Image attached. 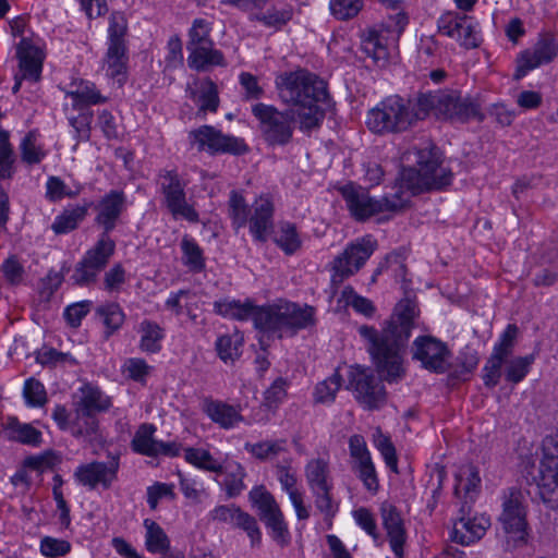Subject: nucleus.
<instances>
[{"mask_svg":"<svg viewBox=\"0 0 558 558\" xmlns=\"http://www.w3.org/2000/svg\"><path fill=\"white\" fill-rule=\"evenodd\" d=\"M304 475L311 492L332 486L328 458L311 459L304 468Z\"/></svg>","mask_w":558,"mask_h":558,"instance_id":"72a5a7b5","label":"nucleus"},{"mask_svg":"<svg viewBox=\"0 0 558 558\" xmlns=\"http://www.w3.org/2000/svg\"><path fill=\"white\" fill-rule=\"evenodd\" d=\"M342 376L338 369L325 380L318 383L314 391V400L318 403H331L342 386Z\"/></svg>","mask_w":558,"mask_h":558,"instance_id":"603ef678","label":"nucleus"},{"mask_svg":"<svg viewBox=\"0 0 558 558\" xmlns=\"http://www.w3.org/2000/svg\"><path fill=\"white\" fill-rule=\"evenodd\" d=\"M71 549L68 541L58 539L53 537H44L40 543V550L43 555L50 558H58L66 555Z\"/></svg>","mask_w":558,"mask_h":558,"instance_id":"774afa93","label":"nucleus"},{"mask_svg":"<svg viewBox=\"0 0 558 558\" xmlns=\"http://www.w3.org/2000/svg\"><path fill=\"white\" fill-rule=\"evenodd\" d=\"M155 432V425L142 424L132 439V449L143 456L156 457L158 440L154 438Z\"/></svg>","mask_w":558,"mask_h":558,"instance_id":"a18cd8bd","label":"nucleus"},{"mask_svg":"<svg viewBox=\"0 0 558 558\" xmlns=\"http://www.w3.org/2000/svg\"><path fill=\"white\" fill-rule=\"evenodd\" d=\"M250 501L258 510L260 520L269 530L272 539L281 547L290 543L291 535L284 515L275 497L265 486H256L248 494Z\"/></svg>","mask_w":558,"mask_h":558,"instance_id":"9b49d317","label":"nucleus"},{"mask_svg":"<svg viewBox=\"0 0 558 558\" xmlns=\"http://www.w3.org/2000/svg\"><path fill=\"white\" fill-rule=\"evenodd\" d=\"M404 162H413L416 167L403 168L391 193L378 199L381 213H398L405 208L411 196L425 191L440 190L452 181V172L440 161L434 148H413L403 154Z\"/></svg>","mask_w":558,"mask_h":558,"instance_id":"f257e3e1","label":"nucleus"},{"mask_svg":"<svg viewBox=\"0 0 558 558\" xmlns=\"http://www.w3.org/2000/svg\"><path fill=\"white\" fill-rule=\"evenodd\" d=\"M339 192L350 215L356 221H365L381 213L378 199L372 197L361 185L350 182L339 187Z\"/></svg>","mask_w":558,"mask_h":558,"instance_id":"412c9836","label":"nucleus"},{"mask_svg":"<svg viewBox=\"0 0 558 558\" xmlns=\"http://www.w3.org/2000/svg\"><path fill=\"white\" fill-rule=\"evenodd\" d=\"M535 481L543 498L546 494L554 495L558 487V460L542 458Z\"/></svg>","mask_w":558,"mask_h":558,"instance_id":"79ce46f5","label":"nucleus"},{"mask_svg":"<svg viewBox=\"0 0 558 558\" xmlns=\"http://www.w3.org/2000/svg\"><path fill=\"white\" fill-rule=\"evenodd\" d=\"M242 512L243 510L235 505H220L215 507L209 512V517L214 521L227 523L234 526L236 525Z\"/></svg>","mask_w":558,"mask_h":558,"instance_id":"69168bd1","label":"nucleus"},{"mask_svg":"<svg viewBox=\"0 0 558 558\" xmlns=\"http://www.w3.org/2000/svg\"><path fill=\"white\" fill-rule=\"evenodd\" d=\"M349 308L360 314H369L375 311L371 300L357 294L352 287L347 286L337 299L336 312H347Z\"/></svg>","mask_w":558,"mask_h":558,"instance_id":"4c0bfd02","label":"nucleus"},{"mask_svg":"<svg viewBox=\"0 0 558 558\" xmlns=\"http://www.w3.org/2000/svg\"><path fill=\"white\" fill-rule=\"evenodd\" d=\"M481 484L478 471L473 465H465L456 476L454 494L462 498L461 513H470Z\"/></svg>","mask_w":558,"mask_h":558,"instance_id":"cd10ccee","label":"nucleus"},{"mask_svg":"<svg viewBox=\"0 0 558 558\" xmlns=\"http://www.w3.org/2000/svg\"><path fill=\"white\" fill-rule=\"evenodd\" d=\"M116 243L106 234H100L93 247L76 264L71 279L75 284L89 286L97 280L98 275L105 269L109 259L114 254Z\"/></svg>","mask_w":558,"mask_h":558,"instance_id":"ddd939ff","label":"nucleus"},{"mask_svg":"<svg viewBox=\"0 0 558 558\" xmlns=\"http://www.w3.org/2000/svg\"><path fill=\"white\" fill-rule=\"evenodd\" d=\"M413 326V316H391L380 332L368 326L359 328L377 373L387 383H398L405 375L404 355Z\"/></svg>","mask_w":558,"mask_h":558,"instance_id":"f03ea898","label":"nucleus"},{"mask_svg":"<svg viewBox=\"0 0 558 558\" xmlns=\"http://www.w3.org/2000/svg\"><path fill=\"white\" fill-rule=\"evenodd\" d=\"M269 1L270 0H223L222 2L246 12L250 22L259 23L264 27L274 31H281L292 21L294 7L291 3L277 2L264 9V5Z\"/></svg>","mask_w":558,"mask_h":558,"instance_id":"f8f14e48","label":"nucleus"},{"mask_svg":"<svg viewBox=\"0 0 558 558\" xmlns=\"http://www.w3.org/2000/svg\"><path fill=\"white\" fill-rule=\"evenodd\" d=\"M186 92L198 106V113L217 111L219 107L218 89L210 78L195 80L192 84H189Z\"/></svg>","mask_w":558,"mask_h":558,"instance_id":"7c9ffc66","label":"nucleus"},{"mask_svg":"<svg viewBox=\"0 0 558 558\" xmlns=\"http://www.w3.org/2000/svg\"><path fill=\"white\" fill-rule=\"evenodd\" d=\"M350 387L357 402L367 410H375L386 402L387 392L381 380L373 372L361 366L350 371Z\"/></svg>","mask_w":558,"mask_h":558,"instance_id":"a211bd4d","label":"nucleus"},{"mask_svg":"<svg viewBox=\"0 0 558 558\" xmlns=\"http://www.w3.org/2000/svg\"><path fill=\"white\" fill-rule=\"evenodd\" d=\"M412 357L423 368L436 374H444L451 366V351L447 343L433 336H420L413 341Z\"/></svg>","mask_w":558,"mask_h":558,"instance_id":"6ab92c4d","label":"nucleus"},{"mask_svg":"<svg viewBox=\"0 0 558 558\" xmlns=\"http://www.w3.org/2000/svg\"><path fill=\"white\" fill-rule=\"evenodd\" d=\"M423 120L421 107L399 96H389L367 112L366 125L376 134L401 133Z\"/></svg>","mask_w":558,"mask_h":558,"instance_id":"0eeeda50","label":"nucleus"},{"mask_svg":"<svg viewBox=\"0 0 558 558\" xmlns=\"http://www.w3.org/2000/svg\"><path fill=\"white\" fill-rule=\"evenodd\" d=\"M557 54L558 44H556L554 39L544 38L539 40L532 51H525L521 56L515 77L520 78L525 75L527 71L550 62Z\"/></svg>","mask_w":558,"mask_h":558,"instance_id":"c85d7f7f","label":"nucleus"},{"mask_svg":"<svg viewBox=\"0 0 558 558\" xmlns=\"http://www.w3.org/2000/svg\"><path fill=\"white\" fill-rule=\"evenodd\" d=\"M189 51L187 63L191 69L206 71L213 66L225 65L222 52L214 47V43L186 48Z\"/></svg>","mask_w":558,"mask_h":558,"instance_id":"473e14b6","label":"nucleus"},{"mask_svg":"<svg viewBox=\"0 0 558 558\" xmlns=\"http://www.w3.org/2000/svg\"><path fill=\"white\" fill-rule=\"evenodd\" d=\"M140 349L147 353H157L161 350V341L165 337L163 329L150 320H144L140 327Z\"/></svg>","mask_w":558,"mask_h":558,"instance_id":"8fccbe9b","label":"nucleus"},{"mask_svg":"<svg viewBox=\"0 0 558 558\" xmlns=\"http://www.w3.org/2000/svg\"><path fill=\"white\" fill-rule=\"evenodd\" d=\"M379 510L381 524L390 548L397 558H403L408 535L401 512L389 501H384Z\"/></svg>","mask_w":558,"mask_h":558,"instance_id":"5701e85b","label":"nucleus"},{"mask_svg":"<svg viewBox=\"0 0 558 558\" xmlns=\"http://www.w3.org/2000/svg\"><path fill=\"white\" fill-rule=\"evenodd\" d=\"M466 514H469L466 512ZM490 525V520L486 515H476L473 518L462 517L453 524L451 538L458 544L470 545L482 538Z\"/></svg>","mask_w":558,"mask_h":558,"instance_id":"a878e982","label":"nucleus"},{"mask_svg":"<svg viewBox=\"0 0 558 558\" xmlns=\"http://www.w3.org/2000/svg\"><path fill=\"white\" fill-rule=\"evenodd\" d=\"M189 140L199 151L209 154H233L241 155L247 151L243 140L232 135L223 134L211 125H202L189 133Z\"/></svg>","mask_w":558,"mask_h":558,"instance_id":"dca6fc26","label":"nucleus"},{"mask_svg":"<svg viewBox=\"0 0 558 558\" xmlns=\"http://www.w3.org/2000/svg\"><path fill=\"white\" fill-rule=\"evenodd\" d=\"M128 61L126 45L113 44L112 46H108L104 59V70L106 75L114 80L120 86L126 80Z\"/></svg>","mask_w":558,"mask_h":558,"instance_id":"2f4dec72","label":"nucleus"},{"mask_svg":"<svg viewBox=\"0 0 558 558\" xmlns=\"http://www.w3.org/2000/svg\"><path fill=\"white\" fill-rule=\"evenodd\" d=\"M211 24L205 19H195L189 31V41L186 48L208 45L213 43L210 39Z\"/></svg>","mask_w":558,"mask_h":558,"instance_id":"bf43d9fd","label":"nucleus"},{"mask_svg":"<svg viewBox=\"0 0 558 558\" xmlns=\"http://www.w3.org/2000/svg\"><path fill=\"white\" fill-rule=\"evenodd\" d=\"M331 489L332 486L312 492L315 507L324 514L326 520L333 518L338 511V505L332 499Z\"/></svg>","mask_w":558,"mask_h":558,"instance_id":"0e129e2a","label":"nucleus"},{"mask_svg":"<svg viewBox=\"0 0 558 558\" xmlns=\"http://www.w3.org/2000/svg\"><path fill=\"white\" fill-rule=\"evenodd\" d=\"M233 527L243 530L251 541L253 547L259 546L262 542V532L256 519L250 513L243 511L236 525Z\"/></svg>","mask_w":558,"mask_h":558,"instance_id":"338daca9","label":"nucleus"},{"mask_svg":"<svg viewBox=\"0 0 558 558\" xmlns=\"http://www.w3.org/2000/svg\"><path fill=\"white\" fill-rule=\"evenodd\" d=\"M184 459L187 463L206 472L221 474L223 471V464L204 448H185Z\"/></svg>","mask_w":558,"mask_h":558,"instance_id":"a19ab883","label":"nucleus"},{"mask_svg":"<svg viewBox=\"0 0 558 558\" xmlns=\"http://www.w3.org/2000/svg\"><path fill=\"white\" fill-rule=\"evenodd\" d=\"M423 119L430 112L437 118L464 122L473 118L482 119L480 106L470 97H463L457 90H435L421 93L416 97Z\"/></svg>","mask_w":558,"mask_h":558,"instance_id":"6e6552de","label":"nucleus"},{"mask_svg":"<svg viewBox=\"0 0 558 558\" xmlns=\"http://www.w3.org/2000/svg\"><path fill=\"white\" fill-rule=\"evenodd\" d=\"M363 8V0H331V14L340 21L355 17Z\"/></svg>","mask_w":558,"mask_h":558,"instance_id":"052dcab7","label":"nucleus"},{"mask_svg":"<svg viewBox=\"0 0 558 558\" xmlns=\"http://www.w3.org/2000/svg\"><path fill=\"white\" fill-rule=\"evenodd\" d=\"M243 341V335L238 331L218 337L215 347L220 360L226 364L234 363L241 355Z\"/></svg>","mask_w":558,"mask_h":558,"instance_id":"37998d69","label":"nucleus"},{"mask_svg":"<svg viewBox=\"0 0 558 558\" xmlns=\"http://www.w3.org/2000/svg\"><path fill=\"white\" fill-rule=\"evenodd\" d=\"M221 474H225L222 487L229 498H234L244 490V477L246 476V472L240 463H229L223 466Z\"/></svg>","mask_w":558,"mask_h":558,"instance_id":"c03bdc74","label":"nucleus"},{"mask_svg":"<svg viewBox=\"0 0 558 558\" xmlns=\"http://www.w3.org/2000/svg\"><path fill=\"white\" fill-rule=\"evenodd\" d=\"M16 56L19 58V73L15 74L13 94H16L23 80L37 82L40 78L44 54L41 49L23 39L17 46Z\"/></svg>","mask_w":558,"mask_h":558,"instance_id":"b1692460","label":"nucleus"},{"mask_svg":"<svg viewBox=\"0 0 558 558\" xmlns=\"http://www.w3.org/2000/svg\"><path fill=\"white\" fill-rule=\"evenodd\" d=\"M126 208V197L122 191L111 190L105 194L96 206L95 222L104 229L101 234L109 233L117 227L120 216Z\"/></svg>","mask_w":558,"mask_h":558,"instance_id":"393cba45","label":"nucleus"},{"mask_svg":"<svg viewBox=\"0 0 558 558\" xmlns=\"http://www.w3.org/2000/svg\"><path fill=\"white\" fill-rule=\"evenodd\" d=\"M252 113L258 120L260 134L269 146H284L291 142L296 118L292 111H279L274 106L258 102L252 107Z\"/></svg>","mask_w":558,"mask_h":558,"instance_id":"9d476101","label":"nucleus"},{"mask_svg":"<svg viewBox=\"0 0 558 558\" xmlns=\"http://www.w3.org/2000/svg\"><path fill=\"white\" fill-rule=\"evenodd\" d=\"M349 451L352 459V470L373 463L371 452L362 435H352L349 438Z\"/></svg>","mask_w":558,"mask_h":558,"instance_id":"6e6d98bb","label":"nucleus"},{"mask_svg":"<svg viewBox=\"0 0 558 558\" xmlns=\"http://www.w3.org/2000/svg\"><path fill=\"white\" fill-rule=\"evenodd\" d=\"M289 381L283 377L276 378L264 392V404L268 409L278 408L287 398Z\"/></svg>","mask_w":558,"mask_h":558,"instance_id":"13d9d810","label":"nucleus"},{"mask_svg":"<svg viewBox=\"0 0 558 558\" xmlns=\"http://www.w3.org/2000/svg\"><path fill=\"white\" fill-rule=\"evenodd\" d=\"M145 546L151 554L165 553L170 548V539L163 529L150 519L144 520Z\"/></svg>","mask_w":558,"mask_h":558,"instance_id":"09e8293b","label":"nucleus"},{"mask_svg":"<svg viewBox=\"0 0 558 558\" xmlns=\"http://www.w3.org/2000/svg\"><path fill=\"white\" fill-rule=\"evenodd\" d=\"M377 247L372 235L359 238L344 247L330 263V281L338 288L344 280L354 276L368 260Z\"/></svg>","mask_w":558,"mask_h":558,"instance_id":"1a4fd4ad","label":"nucleus"},{"mask_svg":"<svg viewBox=\"0 0 558 558\" xmlns=\"http://www.w3.org/2000/svg\"><path fill=\"white\" fill-rule=\"evenodd\" d=\"M218 314H304L296 303L286 300H278L265 306H255L251 300L240 302L235 300H223L215 303Z\"/></svg>","mask_w":558,"mask_h":558,"instance_id":"4be33fe9","label":"nucleus"},{"mask_svg":"<svg viewBox=\"0 0 558 558\" xmlns=\"http://www.w3.org/2000/svg\"><path fill=\"white\" fill-rule=\"evenodd\" d=\"M229 216L235 230L248 227L254 241L265 243L274 228V204L269 196L260 195L248 206L243 195L231 191Z\"/></svg>","mask_w":558,"mask_h":558,"instance_id":"39448f33","label":"nucleus"},{"mask_svg":"<svg viewBox=\"0 0 558 558\" xmlns=\"http://www.w3.org/2000/svg\"><path fill=\"white\" fill-rule=\"evenodd\" d=\"M499 522L507 535L508 543L513 542V546L526 543L529 536L526 508L520 490L510 489L504 496Z\"/></svg>","mask_w":558,"mask_h":558,"instance_id":"2eb2a0df","label":"nucleus"},{"mask_svg":"<svg viewBox=\"0 0 558 558\" xmlns=\"http://www.w3.org/2000/svg\"><path fill=\"white\" fill-rule=\"evenodd\" d=\"M90 206L92 202H84L82 205L65 208L54 218L51 225L52 231L56 234H65L75 230L86 218Z\"/></svg>","mask_w":558,"mask_h":558,"instance_id":"f704fd0d","label":"nucleus"},{"mask_svg":"<svg viewBox=\"0 0 558 558\" xmlns=\"http://www.w3.org/2000/svg\"><path fill=\"white\" fill-rule=\"evenodd\" d=\"M275 83L281 101L292 107L300 130L310 132L317 129L325 118L319 106L327 98L325 82L316 74L299 69L278 74Z\"/></svg>","mask_w":558,"mask_h":558,"instance_id":"7ed1b4c3","label":"nucleus"},{"mask_svg":"<svg viewBox=\"0 0 558 558\" xmlns=\"http://www.w3.org/2000/svg\"><path fill=\"white\" fill-rule=\"evenodd\" d=\"M159 185L163 196V204L174 219H184L196 223L199 220L198 213L187 203L186 183L173 170H163L159 173Z\"/></svg>","mask_w":558,"mask_h":558,"instance_id":"4468645a","label":"nucleus"},{"mask_svg":"<svg viewBox=\"0 0 558 558\" xmlns=\"http://www.w3.org/2000/svg\"><path fill=\"white\" fill-rule=\"evenodd\" d=\"M517 335L518 327L509 325L495 343L493 352L482 369V378L487 388H494L499 384L504 366L506 367V380L509 383L518 384L527 375L530 366L534 362L533 354L510 359Z\"/></svg>","mask_w":558,"mask_h":558,"instance_id":"20e7f679","label":"nucleus"},{"mask_svg":"<svg viewBox=\"0 0 558 558\" xmlns=\"http://www.w3.org/2000/svg\"><path fill=\"white\" fill-rule=\"evenodd\" d=\"M202 410L214 423L223 429H231L243 421L239 409L221 400L206 398L202 403Z\"/></svg>","mask_w":558,"mask_h":558,"instance_id":"c756f323","label":"nucleus"},{"mask_svg":"<svg viewBox=\"0 0 558 558\" xmlns=\"http://www.w3.org/2000/svg\"><path fill=\"white\" fill-rule=\"evenodd\" d=\"M274 242L286 255H293L302 247V238L298 228L289 221L279 223Z\"/></svg>","mask_w":558,"mask_h":558,"instance_id":"e433bc0d","label":"nucleus"},{"mask_svg":"<svg viewBox=\"0 0 558 558\" xmlns=\"http://www.w3.org/2000/svg\"><path fill=\"white\" fill-rule=\"evenodd\" d=\"M315 323L314 316H254V326L263 348L275 337L293 336L299 329Z\"/></svg>","mask_w":558,"mask_h":558,"instance_id":"aec40b11","label":"nucleus"},{"mask_svg":"<svg viewBox=\"0 0 558 558\" xmlns=\"http://www.w3.org/2000/svg\"><path fill=\"white\" fill-rule=\"evenodd\" d=\"M23 396L29 407H43L47 402V393L44 385L35 379L28 378L23 388Z\"/></svg>","mask_w":558,"mask_h":558,"instance_id":"e2e57ef3","label":"nucleus"},{"mask_svg":"<svg viewBox=\"0 0 558 558\" xmlns=\"http://www.w3.org/2000/svg\"><path fill=\"white\" fill-rule=\"evenodd\" d=\"M276 476L281 488L289 496V499L295 510L298 520H307L310 511L304 505L303 492L298 487V476L291 466L276 465Z\"/></svg>","mask_w":558,"mask_h":558,"instance_id":"bb28decb","label":"nucleus"},{"mask_svg":"<svg viewBox=\"0 0 558 558\" xmlns=\"http://www.w3.org/2000/svg\"><path fill=\"white\" fill-rule=\"evenodd\" d=\"M5 432L11 440L24 445L38 446L41 441V433L31 424L21 423L14 417H10L5 425Z\"/></svg>","mask_w":558,"mask_h":558,"instance_id":"ea45409f","label":"nucleus"},{"mask_svg":"<svg viewBox=\"0 0 558 558\" xmlns=\"http://www.w3.org/2000/svg\"><path fill=\"white\" fill-rule=\"evenodd\" d=\"M82 397L76 404V408L82 409L92 414L104 412L111 407L110 399L102 393V391L95 386L85 385L81 389Z\"/></svg>","mask_w":558,"mask_h":558,"instance_id":"58836bf2","label":"nucleus"},{"mask_svg":"<svg viewBox=\"0 0 558 558\" xmlns=\"http://www.w3.org/2000/svg\"><path fill=\"white\" fill-rule=\"evenodd\" d=\"M438 32L449 38L459 37V29L471 31V16L457 12H446L437 21Z\"/></svg>","mask_w":558,"mask_h":558,"instance_id":"49530a36","label":"nucleus"},{"mask_svg":"<svg viewBox=\"0 0 558 558\" xmlns=\"http://www.w3.org/2000/svg\"><path fill=\"white\" fill-rule=\"evenodd\" d=\"M98 430V421L94 414L75 408L70 432L76 438L93 439Z\"/></svg>","mask_w":558,"mask_h":558,"instance_id":"de8ad7c7","label":"nucleus"},{"mask_svg":"<svg viewBox=\"0 0 558 558\" xmlns=\"http://www.w3.org/2000/svg\"><path fill=\"white\" fill-rule=\"evenodd\" d=\"M36 361L43 366L54 367L60 364H76L69 353L60 352L53 348H43L36 353Z\"/></svg>","mask_w":558,"mask_h":558,"instance_id":"680f3d73","label":"nucleus"},{"mask_svg":"<svg viewBox=\"0 0 558 558\" xmlns=\"http://www.w3.org/2000/svg\"><path fill=\"white\" fill-rule=\"evenodd\" d=\"M66 96L77 105H99L107 101V97L100 94L95 83L85 80L73 81Z\"/></svg>","mask_w":558,"mask_h":558,"instance_id":"c9c22d12","label":"nucleus"},{"mask_svg":"<svg viewBox=\"0 0 558 558\" xmlns=\"http://www.w3.org/2000/svg\"><path fill=\"white\" fill-rule=\"evenodd\" d=\"M244 449L262 461L274 459L288 450L286 439L264 440L255 444L246 442Z\"/></svg>","mask_w":558,"mask_h":558,"instance_id":"3c124183","label":"nucleus"},{"mask_svg":"<svg viewBox=\"0 0 558 558\" xmlns=\"http://www.w3.org/2000/svg\"><path fill=\"white\" fill-rule=\"evenodd\" d=\"M373 442L376 449L381 453L387 466L393 471L398 472V459L396 454L395 446L392 445L390 438L383 434L380 428H376L373 435Z\"/></svg>","mask_w":558,"mask_h":558,"instance_id":"4d7b16f0","label":"nucleus"},{"mask_svg":"<svg viewBox=\"0 0 558 558\" xmlns=\"http://www.w3.org/2000/svg\"><path fill=\"white\" fill-rule=\"evenodd\" d=\"M21 157L27 165H37L46 156L43 147L37 143V135L35 132H28L20 145Z\"/></svg>","mask_w":558,"mask_h":558,"instance_id":"5fc2aeb1","label":"nucleus"},{"mask_svg":"<svg viewBox=\"0 0 558 558\" xmlns=\"http://www.w3.org/2000/svg\"><path fill=\"white\" fill-rule=\"evenodd\" d=\"M383 3L390 11L387 14L386 21L379 26L368 29L362 39L363 51L378 66L386 65L390 46L399 40L401 33L409 22L402 7V1L383 0Z\"/></svg>","mask_w":558,"mask_h":558,"instance_id":"423d86ee","label":"nucleus"},{"mask_svg":"<svg viewBox=\"0 0 558 558\" xmlns=\"http://www.w3.org/2000/svg\"><path fill=\"white\" fill-rule=\"evenodd\" d=\"M181 250L183 253V264L189 267L190 270L198 272L205 268L203 251L194 239L184 236L181 241Z\"/></svg>","mask_w":558,"mask_h":558,"instance_id":"864d4df0","label":"nucleus"},{"mask_svg":"<svg viewBox=\"0 0 558 558\" xmlns=\"http://www.w3.org/2000/svg\"><path fill=\"white\" fill-rule=\"evenodd\" d=\"M119 468V456L110 454L107 462L95 460L80 464L75 469L73 477L78 485L88 490H94L98 487L109 489L118 480Z\"/></svg>","mask_w":558,"mask_h":558,"instance_id":"f3484780","label":"nucleus"}]
</instances>
